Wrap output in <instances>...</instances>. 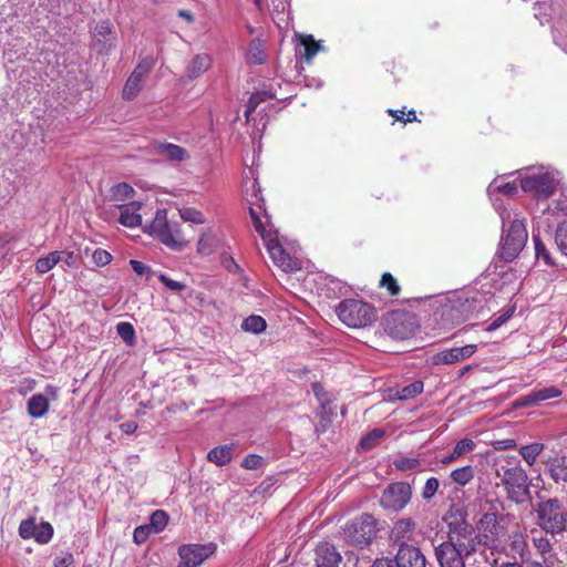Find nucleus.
<instances>
[{
  "label": "nucleus",
  "instance_id": "nucleus-2",
  "mask_svg": "<svg viewBox=\"0 0 567 567\" xmlns=\"http://www.w3.org/2000/svg\"><path fill=\"white\" fill-rule=\"evenodd\" d=\"M482 297L476 290H462L450 295L441 306V320L444 326H455L478 311Z\"/></svg>",
  "mask_w": 567,
  "mask_h": 567
},
{
  "label": "nucleus",
  "instance_id": "nucleus-57",
  "mask_svg": "<svg viewBox=\"0 0 567 567\" xmlns=\"http://www.w3.org/2000/svg\"><path fill=\"white\" fill-rule=\"evenodd\" d=\"M261 465H262V457L257 454H249L241 462V466L247 470H257Z\"/></svg>",
  "mask_w": 567,
  "mask_h": 567
},
{
  "label": "nucleus",
  "instance_id": "nucleus-37",
  "mask_svg": "<svg viewBox=\"0 0 567 567\" xmlns=\"http://www.w3.org/2000/svg\"><path fill=\"white\" fill-rule=\"evenodd\" d=\"M53 527L49 522H42L39 526H37L34 540L38 544H48L53 537Z\"/></svg>",
  "mask_w": 567,
  "mask_h": 567
},
{
  "label": "nucleus",
  "instance_id": "nucleus-40",
  "mask_svg": "<svg viewBox=\"0 0 567 567\" xmlns=\"http://www.w3.org/2000/svg\"><path fill=\"white\" fill-rule=\"evenodd\" d=\"M197 254L206 257L213 254V234L210 231L204 233L197 243Z\"/></svg>",
  "mask_w": 567,
  "mask_h": 567
},
{
  "label": "nucleus",
  "instance_id": "nucleus-13",
  "mask_svg": "<svg viewBox=\"0 0 567 567\" xmlns=\"http://www.w3.org/2000/svg\"><path fill=\"white\" fill-rule=\"evenodd\" d=\"M177 553L181 559L177 567H198L213 551L205 545L184 544Z\"/></svg>",
  "mask_w": 567,
  "mask_h": 567
},
{
  "label": "nucleus",
  "instance_id": "nucleus-18",
  "mask_svg": "<svg viewBox=\"0 0 567 567\" xmlns=\"http://www.w3.org/2000/svg\"><path fill=\"white\" fill-rule=\"evenodd\" d=\"M321 50H323L321 41H315V38H295V54L297 61H303L310 64L315 55Z\"/></svg>",
  "mask_w": 567,
  "mask_h": 567
},
{
  "label": "nucleus",
  "instance_id": "nucleus-38",
  "mask_svg": "<svg viewBox=\"0 0 567 567\" xmlns=\"http://www.w3.org/2000/svg\"><path fill=\"white\" fill-rule=\"evenodd\" d=\"M116 332L127 346L132 347L135 344V330H134V327L132 323H130V322L117 323Z\"/></svg>",
  "mask_w": 567,
  "mask_h": 567
},
{
  "label": "nucleus",
  "instance_id": "nucleus-24",
  "mask_svg": "<svg viewBox=\"0 0 567 567\" xmlns=\"http://www.w3.org/2000/svg\"><path fill=\"white\" fill-rule=\"evenodd\" d=\"M50 408L49 399L41 394H33L28 401V413L31 417H42Z\"/></svg>",
  "mask_w": 567,
  "mask_h": 567
},
{
  "label": "nucleus",
  "instance_id": "nucleus-50",
  "mask_svg": "<svg viewBox=\"0 0 567 567\" xmlns=\"http://www.w3.org/2000/svg\"><path fill=\"white\" fill-rule=\"evenodd\" d=\"M181 217L184 221H190L195 224H203L205 221L202 212L195 208H184L181 210Z\"/></svg>",
  "mask_w": 567,
  "mask_h": 567
},
{
  "label": "nucleus",
  "instance_id": "nucleus-25",
  "mask_svg": "<svg viewBox=\"0 0 567 567\" xmlns=\"http://www.w3.org/2000/svg\"><path fill=\"white\" fill-rule=\"evenodd\" d=\"M509 549L514 556H518L523 564L529 561L528 544L520 533L511 535Z\"/></svg>",
  "mask_w": 567,
  "mask_h": 567
},
{
  "label": "nucleus",
  "instance_id": "nucleus-34",
  "mask_svg": "<svg viewBox=\"0 0 567 567\" xmlns=\"http://www.w3.org/2000/svg\"><path fill=\"white\" fill-rule=\"evenodd\" d=\"M423 391V382L422 381H414L410 383L409 385H405L396 391L395 395L399 400H410L415 398L417 394H420Z\"/></svg>",
  "mask_w": 567,
  "mask_h": 567
},
{
  "label": "nucleus",
  "instance_id": "nucleus-22",
  "mask_svg": "<svg viewBox=\"0 0 567 567\" xmlns=\"http://www.w3.org/2000/svg\"><path fill=\"white\" fill-rule=\"evenodd\" d=\"M153 148L157 155H161L171 162H183L188 158L187 151L184 147L173 143L154 142Z\"/></svg>",
  "mask_w": 567,
  "mask_h": 567
},
{
  "label": "nucleus",
  "instance_id": "nucleus-52",
  "mask_svg": "<svg viewBox=\"0 0 567 567\" xmlns=\"http://www.w3.org/2000/svg\"><path fill=\"white\" fill-rule=\"evenodd\" d=\"M533 545L539 553V555L545 558L548 553L551 551L553 546L547 537L539 536L533 538Z\"/></svg>",
  "mask_w": 567,
  "mask_h": 567
},
{
  "label": "nucleus",
  "instance_id": "nucleus-16",
  "mask_svg": "<svg viewBox=\"0 0 567 567\" xmlns=\"http://www.w3.org/2000/svg\"><path fill=\"white\" fill-rule=\"evenodd\" d=\"M549 477L559 485L567 483V454L556 453L544 460Z\"/></svg>",
  "mask_w": 567,
  "mask_h": 567
},
{
  "label": "nucleus",
  "instance_id": "nucleus-62",
  "mask_svg": "<svg viewBox=\"0 0 567 567\" xmlns=\"http://www.w3.org/2000/svg\"><path fill=\"white\" fill-rule=\"evenodd\" d=\"M120 429L125 434H133L137 430V423L134 421H126L120 425Z\"/></svg>",
  "mask_w": 567,
  "mask_h": 567
},
{
  "label": "nucleus",
  "instance_id": "nucleus-35",
  "mask_svg": "<svg viewBox=\"0 0 567 567\" xmlns=\"http://www.w3.org/2000/svg\"><path fill=\"white\" fill-rule=\"evenodd\" d=\"M272 97H274V94L270 92H267V91L256 92V93L251 94V96L249 97V101L247 103L246 111H245L247 121H249L251 113L255 112V110L261 102L272 99Z\"/></svg>",
  "mask_w": 567,
  "mask_h": 567
},
{
  "label": "nucleus",
  "instance_id": "nucleus-48",
  "mask_svg": "<svg viewBox=\"0 0 567 567\" xmlns=\"http://www.w3.org/2000/svg\"><path fill=\"white\" fill-rule=\"evenodd\" d=\"M440 487V482L436 477H430L425 482L423 488H422V498L424 501H430L437 492Z\"/></svg>",
  "mask_w": 567,
  "mask_h": 567
},
{
  "label": "nucleus",
  "instance_id": "nucleus-30",
  "mask_svg": "<svg viewBox=\"0 0 567 567\" xmlns=\"http://www.w3.org/2000/svg\"><path fill=\"white\" fill-rule=\"evenodd\" d=\"M267 328V322L261 316L251 315L247 317L243 323L241 329L246 332H250L254 334H259L264 332Z\"/></svg>",
  "mask_w": 567,
  "mask_h": 567
},
{
  "label": "nucleus",
  "instance_id": "nucleus-20",
  "mask_svg": "<svg viewBox=\"0 0 567 567\" xmlns=\"http://www.w3.org/2000/svg\"><path fill=\"white\" fill-rule=\"evenodd\" d=\"M561 393H563L561 390H559L558 388H556L554 385L546 386L543 389H535L532 392H529L528 394L520 396L516 401V405L522 406V408L534 405V404H537V403L546 401V400L559 398L561 395Z\"/></svg>",
  "mask_w": 567,
  "mask_h": 567
},
{
  "label": "nucleus",
  "instance_id": "nucleus-12",
  "mask_svg": "<svg viewBox=\"0 0 567 567\" xmlns=\"http://www.w3.org/2000/svg\"><path fill=\"white\" fill-rule=\"evenodd\" d=\"M155 65V59L152 55L145 56L133 70L128 76L123 91L122 97L132 101L142 90L143 79L151 72Z\"/></svg>",
  "mask_w": 567,
  "mask_h": 567
},
{
  "label": "nucleus",
  "instance_id": "nucleus-33",
  "mask_svg": "<svg viewBox=\"0 0 567 567\" xmlns=\"http://www.w3.org/2000/svg\"><path fill=\"white\" fill-rule=\"evenodd\" d=\"M168 523V515L165 511L156 509L150 518L148 526L152 527L154 534H158L165 529Z\"/></svg>",
  "mask_w": 567,
  "mask_h": 567
},
{
  "label": "nucleus",
  "instance_id": "nucleus-6",
  "mask_svg": "<svg viewBox=\"0 0 567 567\" xmlns=\"http://www.w3.org/2000/svg\"><path fill=\"white\" fill-rule=\"evenodd\" d=\"M179 223L169 220L166 209H158L145 231L173 250H182L187 240L179 228Z\"/></svg>",
  "mask_w": 567,
  "mask_h": 567
},
{
  "label": "nucleus",
  "instance_id": "nucleus-63",
  "mask_svg": "<svg viewBox=\"0 0 567 567\" xmlns=\"http://www.w3.org/2000/svg\"><path fill=\"white\" fill-rule=\"evenodd\" d=\"M96 35H109L112 30H111V24L109 21H102L100 22L96 28Z\"/></svg>",
  "mask_w": 567,
  "mask_h": 567
},
{
  "label": "nucleus",
  "instance_id": "nucleus-10",
  "mask_svg": "<svg viewBox=\"0 0 567 567\" xmlns=\"http://www.w3.org/2000/svg\"><path fill=\"white\" fill-rule=\"evenodd\" d=\"M412 496L411 485L406 482L390 484L382 493L380 504L384 509L399 512L410 502Z\"/></svg>",
  "mask_w": 567,
  "mask_h": 567
},
{
  "label": "nucleus",
  "instance_id": "nucleus-42",
  "mask_svg": "<svg viewBox=\"0 0 567 567\" xmlns=\"http://www.w3.org/2000/svg\"><path fill=\"white\" fill-rule=\"evenodd\" d=\"M233 450V445L215 447V465L221 466L227 464L231 460Z\"/></svg>",
  "mask_w": 567,
  "mask_h": 567
},
{
  "label": "nucleus",
  "instance_id": "nucleus-8",
  "mask_svg": "<svg viewBox=\"0 0 567 567\" xmlns=\"http://www.w3.org/2000/svg\"><path fill=\"white\" fill-rule=\"evenodd\" d=\"M377 533V519L368 513L349 520L343 527L346 543L359 548L368 547Z\"/></svg>",
  "mask_w": 567,
  "mask_h": 567
},
{
  "label": "nucleus",
  "instance_id": "nucleus-45",
  "mask_svg": "<svg viewBox=\"0 0 567 567\" xmlns=\"http://www.w3.org/2000/svg\"><path fill=\"white\" fill-rule=\"evenodd\" d=\"M555 240L558 249L567 256V221L558 225L556 229Z\"/></svg>",
  "mask_w": 567,
  "mask_h": 567
},
{
  "label": "nucleus",
  "instance_id": "nucleus-1",
  "mask_svg": "<svg viewBox=\"0 0 567 567\" xmlns=\"http://www.w3.org/2000/svg\"><path fill=\"white\" fill-rule=\"evenodd\" d=\"M477 536L464 520L449 524L447 539L434 547L440 567H465V558L476 551Z\"/></svg>",
  "mask_w": 567,
  "mask_h": 567
},
{
  "label": "nucleus",
  "instance_id": "nucleus-58",
  "mask_svg": "<svg viewBox=\"0 0 567 567\" xmlns=\"http://www.w3.org/2000/svg\"><path fill=\"white\" fill-rule=\"evenodd\" d=\"M517 443L514 439L495 440L492 442V446L496 451H507L516 447Z\"/></svg>",
  "mask_w": 567,
  "mask_h": 567
},
{
  "label": "nucleus",
  "instance_id": "nucleus-28",
  "mask_svg": "<svg viewBox=\"0 0 567 567\" xmlns=\"http://www.w3.org/2000/svg\"><path fill=\"white\" fill-rule=\"evenodd\" d=\"M474 475H475V472H474L473 466L465 465V466L457 467V468L453 470L450 474V477L453 481V483H455L456 485H458L461 487H464L465 485H467L468 483H471L473 481Z\"/></svg>",
  "mask_w": 567,
  "mask_h": 567
},
{
  "label": "nucleus",
  "instance_id": "nucleus-5",
  "mask_svg": "<svg viewBox=\"0 0 567 567\" xmlns=\"http://www.w3.org/2000/svg\"><path fill=\"white\" fill-rule=\"evenodd\" d=\"M249 214L256 231L261 236L265 246L269 252L270 258L279 268L286 272L296 271L300 268L299 260L291 257L282 248L278 234L276 230L266 229L265 224L261 221L257 210L252 207L249 208Z\"/></svg>",
  "mask_w": 567,
  "mask_h": 567
},
{
  "label": "nucleus",
  "instance_id": "nucleus-19",
  "mask_svg": "<svg viewBox=\"0 0 567 567\" xmlns=\"http://www.w3.org/2000/svg\"><path fill=\"white\" fill-rule=\"evenodd\" d=\"M415 529V522L412 518L399 519L391 529L390 539L398 548L403 545H410Z\"/></svg>",
  "mask_w": 567,
  "mask_h": 567
},
{
  "label": "nucleus",
  "instance_id": "nucleus-15",
  "mask_svg": "<svg viewBox=\"0 0 567 567\" xmlns=\"http://www.w3.org/2000/svg\"><path fill=\"white\" fill-rule=\"evenodd\" d=\"M477 351L476 344H466L458 348L445 349L433 357L435 364H454L471 358Z\"/></svg>",
  "mask_w": 567,
  "mask_h": 567
},
{
  "label": "nucleus",
  "instance_id": "nucleus-36",
  "mask_svg": "<svg viewBox=\"0 0 567 567\" xmlns=\"http://www.w3.org/2000/svg\"><path fill=\"white\" fill-rule=\"evenodd\" d=\"M517 190H518V187L515 182L498 184V182L496 179L493 183H491L487 188V192L491 196H493L495 193H502L507 196H513L517 193Z\"/></svg>",
  "mask_w": 567,
  "mask_h": 567
},
{
  "label": "nucleus",
  "instance_id": "nucleus-51",
  "mask_svg": "<svg viewBox=\"0 0 567 567\" xmlns=\"http://www.w3.org/2000/svg\"><path fill=\"white\" fill-rule=\"evenodd\" d=\"M475 446H476V444L473 440L462 439L455 444V446L453 449L454 454H456L461 457V456L474 451Z\"/></svg>",
  "mask_w": 567,
  "mask_h": 567
},
{
  "label": "nucleus",
  "instance_id": "nucleus-26",
  "mask_svg": "<svg viewBox=\"0 0 567 567\" xmlns=\"http://www.w3.org/2000/svg\"><path fill=\"white\" fill-rule=\"evenodd\" d=\"M246 60L248 64L254 65L262 64L266 61L265 43L260 38H256L249 43Z\"/></svg>",
  "mask_w": 567,
  "mask_h": 567
},
{
  "label": "nucleus",
  "instance_id": "nucleus-55",
  "mask_svg": "<svg viewBox=\"0 0 567 567\" xmlns=\"http://www.w3.org/2000/svg\"><path fill=\"white\" fill-rule=\"evenodd\" d=\"M158 280L169 290L172 291H176V292H179V291H183L185 288H186V285L181 282V281H176V280H173L171 279L169 277H167L166 275H163L161 274L158 276Z\"/></svg>",
  "mask_w": 567,
  "mask_h": 567
},
{
  "label": "nucleus",
  "instance_id": "nucleus-4",
  "mask_svg": "<svg viewBox=\"0 0 567 567\" xmlns=\"http://www.w3.org/2000/svg\"><path fill=\"white\" fill-rule=\"evenodd\" d=\"M538 527L551 536L567 528V507L557 497L542 498L533 507Z\"/></svg>",
  "mask_w": 567,
  "mask_h": 567
},
{
  "label": "nucleus",
  "instance_id": "nucleus-60",
  "mask_svg": "<svg viewBox=\"0 0 567 567\" xmlns=\"http://www.w3.org/2000/svg\"><path fill=\"white\" fill-rule=\"evenodd\" d=\"M188 410V406L185 402H178V403H172L168 406H166L165 412L176 414L186 412Z\"/></svg>",
  "mask_w": 567,
  "mask_h": 567
},
{
  "label": "nucleus",
  "instance_id": "nucleus-49",
  "mask_svg": "<svg viewBox=\"0 0 567 567\" xmlns=\"http://www.w3.org/2000/svg\"><path fill=\"white\" fill-rule=\"evenodd\" d=\"M380 285L381 287L386 288L391 296H396L400 292V286L390 272H384L382 275Z\"/></svg>",
  "mask_w": 567,
  "mask_h": 567
},
{
  "label": "nucleus",
  "instance_id": "nucleus-32",
  "mask_svg": "<svg viewBox=\"0 0 567 567\" xmlns=\"http://www.w3.org/2000/svg\"><path fill=\"white\" fill-rule=\"evenodd\" d=\"M134 188L127 183H118L111 188V198L114 202H124L134 195Z\"/></svg>",
  "mask_w": 567,
  "mask_h": 567
},
{
  "label": "nucleus",
  "instance_id": "nucleus-59",
  "mask_svg": "<svg viewBox=\"0 0 567 567\" xmlns=\"http://www.w3.org/2000/svg\"><path fill=\"white\" fill-rule=\"evenodd\" d=\"M130 265L134 272H136L140 276L146 275L150 271V268L140 260L131 259Z\"/></svg>",
  "mask_w": 567,
  "mask_h": 567
},
{
  "label": "nucleus",
  "instance_id": "nucleus-14",
  "mask_svg": "<svg viewBox=\"0 0 567 567\" xmlns=\"http://www.w3.org/2000/svg\"><path fill=\"white\" fill-rule=\"evenodd\" d=\"M396 567H425L426 558L414 545L400 546L394 556Z\"/></svg>",
  "mask_w": 567,
  "mask_h": 567
},
{
  "label": "nucleus",
  "instance_id": "nucleus-21",
  "mask_svg": "<svg viewBox=\"0 0 567 567\" xmlns=\"http://www.w3.org/2000/svg\"><path fill=\"white\" fill-rule=\"evenodd\" d=\"M142 204L140 202H131L128 204L117 205L120 209L118 221L121 225L133 228L142 224V216L138 213Z\"/></svg>",
  "mask_w": 567,
  "mask_h": 567
},
{
  "label": "nucleus",
  "instance_id": "nucleus-47",
  "mask_svg": "<svg viewBox=\"0 0 567 567\" xmlns=\"http://www.w3.org/2000/svg\"><path fill=\"white\" fill-rule=\"evenodd\" d=\"M245 188H246V195L247 196H250V199L247 198L251 204H256L258 203L261 197H260V187L256 181V178H252L250 181H246L245 183Z\"/></svg>",
  "mask_w": 567,
  "mask_h": 567
},
{
  "label": "nucleus",
  "instance_id": "nucleus-9",
  "mask_svg": "<svg viewBox=\"0 0 567 567\" xmlns=\"http://www.w3.org/2000/svg\"><path fill=\"white\" fill-rule=\"evenodd\" d=\"M499 244V258L506 262L514 260L527 241V230L525 224L519 219H514Z\"/></svg>",
  "mask_w": 567,
  "mask_h": 567
},
{
  "label": "nucleus",
  "instance_id": "nucleus-23",
  "mask_svg": "<svg viewBox=\"0 0 567 567\" xmlns=\"http://www.w3.org/2000/svg\"><path fill=\"white\" fill-rule=\"evenodd\" d=\"M272 20L281 29V22L288 24L290 16V0H270Z\"/></svg>",
  "mask_w": 567,
  "mask_h": 567
},
{
  "label": "nucleus",
  "instance_id": "nucleus-27",
  "mask_svg": "<svg viewBox=\"0 0 567 567\" xmlns=\"http://www.w3.org/2000/svg\"><path fill=\"white\" fill-rule=\"evenodd\" d=\"M545 445L540 442H533L530 444L522 445L518 449V453L524 462L528 466H533L537 463L538 456L544 451Z\"/></svg>",
  "mask_w": 567,
  "mask_h": 567
},
{
  "label": "nucleus",
  "instance_id": "nucleus-11",
  "mask_svg": "<svg viewBox=\"0 0 567 567\" xmlns=\"http://www.w3.org/2000/svg\"><path fill=\"white\" fill-rule=\"evenodd\" d=\"M520 187L537 197H549L555 190V178L550 173L527 174L520 179Z\"/></svg>",
  "mask_w": 567,
  "mask_h": 567
},
{
  "label": "nucleus",
  "instance_id": "nucleus-29",
  "mask_svg": "<svg viewBox=\"0 0 567 567\" xmlns=\"http://www.w3.org/2000/svg\"><path fill=\"white\" fill-rule=\"evenodd\" d=\"M210 62L209 55H196L187 66V76L189 79L197 78L204 71L209 69Z\"/></svg>",
  "mask_w": 567,
  "mask_h": 567
},
{
  "label": "nucleus",
  "instance_id": "nucleus-44",
  "mask_svg": "<svg viewBox=\"0 0 567 567\" xmlns=\"http://www.w3.org/2000/svg\"><path fill=\"white\" fill-rule=\"evenodd\" d=\"M405 316L402 313H393L390 318L386 319V329L389 332L394 336L395 338H404L405 332L398 329L396 327H392V323H400L402 324L404 322Z\"/></svg>",
  "mask_w": 567,
  "mask_h": 567
},
{
  "label": "nucleus",
  "instance_id": "nucleus-43",
  "mask_svg": "<svg viewBox=\"0 0 567 567\" xmlns=\"http://www.w3.org/2000/svg\"><path fill=\"white\" fill-rule=\"evenodd\" d=\"M220 265L233 275H240L241 269L239 265L235 261L231 255L226 251H221L219 256Z\"/></svg>",
  "mask_w": 567,
  "mask_h": 567
},
{
  "label": "nucleus",
  "instance_id": "nucleus-7",
  "mask_svg": "<svg viewBox=\"0 0 567 567\" xmlns=\"http://www.w3.org/2000/svg\"><path fill=\"white\" fill-rule=\"evenodd\" d=\"M339 319L349 328H363L377 320L375 309L358 299L342 300L336 308Z\"/></svg>",
  "mask_w": 567,
  "mask_h": 567
},
{
  "label": "nucleus",
  "instance_id": "nucleus-54",
  "mask_svg": "<svg viewBox=\"0 0 567 567\" xmlns=\"http://www.w3.org/2000/svg\"><path fill=\"white\" fill-rule=\"evenodd\" d=\"M151 534H154L152 527L148 525H141L134 529L133 539L136 544L141 545L147 540Z\"/></svg>",
  "mask_w": 567,
  "mask_h": 567
},
{
  "label": "nucleus",
  "instance_id": "nucleus-46",
  "mask_svg": "<svg viewBox=\"0 0 567 567\" xmlns=\"http://www.w3.org/2000/svg\"><path fill=\"white\" fill-rule=\"evenodd\" d=\"M393 465L395 466L396 470L410 471L417 467L420 465V461L414 457L399 456L393 460Z\"/></svg>",
  "mask_w": 567,
  "mask_h": 567
},
{
  "label": "nucleus",
  "instance_id": "nucleus-53",
  "mask_svg": "<svg viewBox=\"0 0 567 567\" xmlns=\"http://www.w3.org/2000/svg\"><path fill=\"white\" fill-rule=\"evenodd\" d=\"M93 261L97 267H104L112 261V255L102 248H97L94 250L92 255Z\"/></svg>",
  "mask_w": 567,
  "mask_h": 567
},
{
  "label": "nucleus",
  "instance_id": "nucleus-17",
  "mask_svg": "<svg viewBox=\"0 0 567 567\" xmlns=\"http://www.w3.org/2000/svg\"><path fill=\"white\" fill-rule=\"evenodd\" d=\"M315 553L317 567H338L342 560L341 554L336 546L329 542L320 543Z\"/></svg>",
  "mask_w": 567,
  "mask_h": 567
},
{
  "label": "nucleus",
  "instance_id": "nucleus-56",
  "mask_svg": "<svg viewBox=\"0 0 567 567\" xmlns=\"http://www.w3.org/2000/svg\"><path fill=\"white\" fill-rule=\"evenodd\" d=\"M383 432L381 430H373L368 435H365L361 442L360 445L363 450H370L374 442L378 441L380 437H382Z\"/></svg>",
  "mask_w": 567,
  "mask_h": 567
},
{
  "label": "nucleus",
  "instance_id": "nucleus-41",
  "mask_svg": "<svg viewBox=\"0 0 567 567\" xmlns=\"http://www.w3.org/2000/svg\"><path fill=\"white\" fill-rule=\"evenodd\" d=\"M35 529H37L35 519L33 517H30L20 523L19 535L23 539H31V538H34Z\"/></svg>",
  "mask_w": 567,
  "mask_h": 567
},
{
  "label": "nucleus",
  "instance_id": "nucleus-3",
  "mask_svg": "<svg viewBox=\"0 0 567 567\" xmlns=\"http://www.w3.org/2000/svg\"><path fill=\"white\" fill-rule=\"evenodd\" d=\"M496 476L508 502L524 505L532 499L530 478L520 465L501 466L496 471Z\"/></svg>",
  "mask_w": 567,
  "mask_h": 567
},
{
  "label": "nucleus",
  "instance_id": "nucleus-39",
  "mask_svg": "<svg viewBox=\"0 0 567 567\" xmlns=\"http://www.w3.org/2000/svg\"><path fill=\"white\" fill-rule=\"evenodd\" d=\"M533 240L535 244L536 258L538 260H543L548 266H553L554 260H553L549 251L547 250L545 244L540 240L539 236L534 234Z\"/></svg>",
  "mask_w": 567,
  "mask_h": 567
},
{
  "label": "nucleus",
  "instance_id": "nucleus-31",
  "mask_svg": "<svg viewBox=\"0 0 567 567\" xmlns=\"http://www.w3.org/2000/svg\"><path fill=\"white\" fill-rule=\"evenodd\" d=\"M62 259L61 251H52L47 257H41L35 261V269L40 274L50 271Z\"/></svg>",
  "mask_w": 567,
  "mask_h": 567
},
{
  "label": "nucleus",
  "instance_id": "nucleus-61",
  "mask_svg": "<svg viewBox=\"0 0 567 567\" xmlns=\"http://www.w3.org/2000/svg\"><path fill=\"white\" fill-rule=\"evenodd\" d=\"M73 563V555L68 553L63 557H58L54 560V567H69Z\"/></svg>",
  "mask_w": 567,
  "mask_h": 567
},
{
  "label": "nucleus",
  "instance_id": "nucleus-64",
  "mask_svg": "<svg viewBox=\"0 0 567 567\" xmlns=\"http://www.w3.org/2000/svg\"><path fill=\"white\" fill-rule=\"evenodd\" d=\"M482 523L492 524L493 527L497 525V517L495 513H486L482 518Z\"/></svg>",
  "mask_w": 567,
  "mask_h": 567
}]
</instances>
